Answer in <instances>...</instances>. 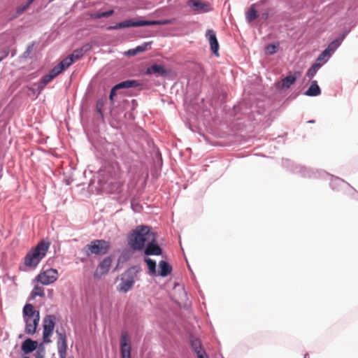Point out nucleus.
Wrapping results in <instances>:
<instances>
[{"mask_svg": "<svg viewBox=\"0 0 358 358\" xmlns=\"http://www.w3.org/2000/svg\"><path fill=\"white\" fill-rule=\"evenodd\" d=\"M297 72H295L294 75L289 74L285 78H282L280 82L275 84L276 88L278 90H285L290 87L297 79Z\"/></svg>", "mask_w": 358, "mask_h": 358, "instance_id": "obj_15", "label": "nucleus"}, {"mask_svg": "<svg viewBox=\"0 0 358 358\" xmlns=\"http://www.w3.org/2000/svg\"><path fill=\"white\" fill-rule=\"evenodd\" d=\"M114 13V10H107V11H105V12H102L101 13H100L99 15V17H108L110 16H111Z\"/></svg>", "mask_w": 358, "mask_h": 358, "instance_id": "obj_39", "label": "nucleus"}, {"mask_svg": "<svg viewBox=\"0 0 358 358\" xmlns=\"http://www.w3.org/2000/svg\"><path fill=\"white\" fill-rule=\"evenodd\" d=\"M144 262H146L148 265V268L149 270V273L151 275H156V267L157 264L156 262L150 258L146 257L144 259Z\"/></svg>", "mask_w": 358, "mask_h": 358, "instance_id": "obj_27", "label": "nucleus"}, {"mask_svg": "<svg viewBox=\"0 0 358 358\" xmlns=\"http://www.w3.org/2000/svg\"><path fill=\"white\" fill-rule=\"evenodd\" d=\"M151 43V42H145L141 45L136 46L135 48L129 50L127 52H126V55L130 57L135 56L138 53L143 52L146 50L148 46Z\"/></svg>", "mask_w": 358, "mask_h": 358, "instance_id": "obj_22", "label": "nucleus"}, {"mask_svg": "<svg viewBox=\"0 0 358 358\" xmlns=\"http://www.w3.org/2000/svg\"><path fill=\"white\" fill-rule=\"evenodd\" d=\"M146 74H157L161 76H166V71L162 66L158 64H152L151 66L147 68Z\"/></svg>", "mask_w": 358, "mask_h": 358, "instance_id": "obj_21", "label": "nucleus"}, {"mask_svg": "<svg viewBox=\"0 0 358 358\" xmlns=\"http://www.w3.org/2000/svg\"><path fill=\"white\" fill-rule=\"evenodd\" d=\"M53 79H54V78L52 77V76L50 75V73H48L47 75L44 76L42 78L41 81V86H40L39 87L43 88V87L45 85L48 84Z\"/></svg>", "mask_w": 358, "mask_h": 358, "instance_id": "obj_33", "label": "nucleus"}, {"mask_svg": "<svg viewBox=\"0 0 358 358\" xmlns=\"http://www.w3.org/2000/svg\"><path fill=\"white\" fill-rule=\"evenodd\" d=\"M62 69L60 68L59 64L54 66L49 72L50 75L52 76V77L55 78L57 77L59 74H60L62 72Z\"/></svg>", "mask_w": 358, "mask_h": 358, "instance_id": "obj_34", "label": "nucleus"}, {"mask_svg": "<svg viewBox=\"0 0 358 358\" xmlns=\"http://www.w3.org/2000/svg\"><path fill=\"white\" fill-rule=\"evenodd\" d=\"M206 36L209 41L212 52L218 56L219 43L216 37V33L212 29H208L206 33Z\"/></svg>", "mask_w": 358, "mask_h": 358, "instance_id": "obj_17", "label": "nucleus"}, {"mask_svg": "<svg viewBox=\"0 0 358 358\" xmlns=\"http://www.w3.org/2000/svg\"><path fill=\"white\" fill-rule=\"evenodd\" d=\"M304 94L308 96H317L321 94L320 87L317 85V82L316 80L311 82L310 87L304 92Z\"/></svg>", "mask_w": 358, "mask_h": 358, "instance_id": "obj_19", "label": "nucleus"}, {"mask_svg": "<svg viewBox=\"0 0 358 358\" xmlns=\"http://www.w3.org/2000/svg\"><path fill=\"white\" fill-rule=\"evenodd\" d=\"M38 346V343L31 338H27L22 343L21 349L24 354H29L34 352Z\"/></svg>", "mask_w": 358, "mask_h": 358, "instance_id": "obj_18", "label": "nucleus"}, {"mask_svg": "<svg viewBox=\"0 0 358 358\" xmlns=\"http://www.w3.org/2000/svg\"><path fill=\"white\" fill-rule=\"evenodd\" d=\"M112 259L110 257L104 258L97 266L94 271V276L95 278H101L103 275L108 273L111 266Z\"/></svg>", "mask_w": 358, "mask_h": 358, "instance_id": "obj_14", "label": "nucleus"}, {"mask_svg": "<svg viewBox=\"0 0 358 358\" xmlns=\"http://www.w3.org/2000/svg\"><path fill=\"white\" fill-rule=\"evenodd\" d=\"M44 296V289L42 287L36 285L29 296V301L35 299L36 296L43 297Z\"/></svg>", "mask_w": 358, "mask_h": 358, "instance_id": "obj_25", "label": "nucleus"}, {"mask_svg": "<svg viewBox=\"0 0 358 358\" xmlns=\"http://www.w3.org/2000/svg\"><path fill=\"white\" fill-rule=\"evenodd\" d=\"M198 358H208L206 351L203 352V353H200L199 355H196Z\"/></svg>", "mask_w": 358, "mask_h": 358, "instance_id": "obj_41", "label": "nucleus"}, {"mask_svg": "<svg viewBox=\"0 0 358 358\" xmlns=\"http://www.w3.org/2000/svg\"><path fill=\"white\" fill-rule=\"evenodd\" d=\"M22 317L25 323V334L28 335L34 334L40 321L39 311L36 310L33 305L27 303L23 308Z\"/></svg>", "mask_w": 358, "mask_h": 358, "instance_id": "obj_5", "label": "nucleus"}, {"mask_svg": "<svg viewBox=\"0 0 358 358\" xmlns=\"http://www.w3.org/2000/svg\"><path fill=\"white\" fill-rule=\"evenodd\" d=\"M73 62H74L73 59L70 57L69 56L63 59L58 64L62 71L65 70L66 68L70 66Z\"/></svg>", "mask_w": 358, "mask_h": 358, "instance_id": "obj_32", "label": "nucleus"}, {"mask_svg": "<svg viewBox=\"0 0 358 358\" xmlns=\"http://www.w3.org/2000/svg\"><path fill=\"white\" fill-rule=\"evenodd\" d=\"M258 13L257 10L251 7L245 13V18L247 22H251L258 17Z\"/></svg>", "mask_w": 358, "mask_h": 358, "instance_id": "obj_28", "label": "nucleus"}, {"mask_svg": "<svg viewBox=\"0 0 358 358\" xmlns=\"http://www.w3.org/2000/svg\"><path fill=\"white\" fill-rule=\"evenodd\" d=\"M190 345L192 350L196 354V355H199L200 353H203V352H205V350L202 348V345L200 340L196 338L191 337Z\"/></svg>", "mask_w": 358, "mask_h": 358, "instance_id": "obj_24", "label": "nucleus"}, {"mask_svg": "<svg viewBox=\"0 0 358 358\" xmlns=\"http://www.w3.org/2000/svg\"><path fill=\"white\" fill-rule=\"evenodd\" d=\"M154 234L148 226H137L129 234L128 243L133 250L141 251L145 248Z\"/></svg>", "mask_w": 358, "mask_h": 358, "instance_id": "obj_3", "label": "nucleus"}, {"mask_svg": "<svg viewBox=\"0 0 358 358\" xmlns=\"http://www.w3.org/2000/svg\"><path fill=\"white\" fill-rule=\"evenodd\" d=\"M171 22V20H153V25H166Z\"/></svg>", "mask_w": 358, "mask_h": 358, "instance_id": "obj_37", "label": "nucleus"}, {"mask_svg": "<svg viewBox=\"0 0 358 358\" xmlns=\"http://www.w3.org/2000/svg\"><path fill=\"white\" fill-rule=\"evenodd\" d=\"M110 244L108 241L99 239L92 241L90 243L86 245L83 252L87 257H90L91 255H105L108 252Z\"/></svg>", "mask_w": 358, "mask_h": 358, "instance_id": "obj_6", "label": "nucleus"}, {"mask_svg": "<svg viewBox=\"0 0 358 358\" xmlns=\"http://www.w3.org/2000/svg\"><path fill=\"white\" fill-rule=\"evenodd\" d=\"M129 27V20L118 22L115 25L108 26L106 29L108 31L116 30L119 29H124Z\"/></svg>", "mask_w": 358, "mask_h": 358, "instance_id": "obj_30", "label": "nucleus"}, {"mask_svg": "<svg viewBox=\"0 0 358 358\" xmlns=\"http://www.w3.org/2000/svg\"><path fill=\"white\" fill-rule=\"evenodd\" d=\"M50 245V243L48 241H40L36 247L27 252L24 258V265L29 268H35L45 257Z\"/></svg>", "mask_w": 358, "mask_h": 358, "instance_id": "obj_4", "label": "nucleus"}, {"mask_svg": "<svg viewBox=\"0 0 358 358\" xmlns=\"http://www.w3.org/2000/svg\"><path fill=\"white\" fill-rule=\"evenodd\" d=\"M117 91V89H115V85L113 86L110 90V95H109V99L111 102H113V98L116 95Z\"/></svg>", "mask_w": 358, "mask_h": 358, "instance_id": "obj_40", "label": "nucleus"}, {"mask_svg": "<svg viewBox=\"0 0 358 358\" xmlns=\"http://www.w3.org/2000/svg\"><path fill=\"white\" fill-rule=\"evenodd\" d=\"M350 30L345 31L342 34L338 36L336 39L331 41L325 49V50L328 51V53L331 56L335 51L338 48V47L341 45L342 42L346 37V36L349 34Z\"/></svg>", "mask_w": 358, "mask_h": 358, "instance_id": "obj_16", "label": "nucleus"}, {"mask_svg": "<svg viewBox=\"0 0 358 358\" xmlns=\"http://www.w3.org/2000/svg\"><path fill=\"white\" fill-rule=\"evenodd\" d=\"M19 338H22V334H20V335L19 336Z\"/></svg>", "mask_w": 358, "mask_h": 358, "instance_id": "obj_48", "label": "nucleus"}, {"mask_svg": "<svg viewBox=\"0 0 358 358\" xmlns=\"http://www.w3.org/2000/svg\"><path fill=\"white\" fill-rule=\"evenodd\" d=\"M322 66V64L320 63H314L311 67H310L306 73V76L309 78H313L317 71L321 68Z\"/></svg>", "mask_w": 358, "mask_h": 358, "instance_id": "obj_29", "label": "nucleus"}, {"mask_svg": "<svg viewBox=\"0 0 358 358\" xmlns=\"http://www.w3.org/2000/svg\"><path fill=\"white\" fill-rule=\"evenodd\" d=\"M31 48H32L31 46H29V47L27 48V52H29V51H30V50L31 49Z\"/></svg>", "mask_w": 358, "mask_h": 358, "instance_id": "obj_45", "label": "nucleus"}, {"mask_svg": "<svg viewBox=\"0 0 358 358\" xmlns=\"http://www.w3.org/2000/svg\"><path fill=\"white\" fill-rule=\"evenodd\" d=\"M159 275L162 277H166L171 273L172 266L165 261H161L159 264Z\"/></svg>", "mask_w": 358, "mask_h": 358, "instance_id": "obj_23", "label": "nucleus"}, {"mask_svg": "<svg viewBox=\"0 0 358 358\" xmlns=\"http://www.w3.org/2000/svg\"><path fill=\"white\" fill-rule=\"evenodd\" d=\"M140 85L139 82L136 80H127L122 82H120L115 85V89H129L138 87Z\"/></svg>", "mask_w": 358, "mask_h": 358, "instance_id": "obj_20", "label": "nucleus"}, {"mask_svg": "<svg viewBox=\"0 0 358 358\" xmlns=\"http://www.w3.org/2000/svg\"><path fill=\"white\" fill-rule=\"evenodd\" d=\"M57 347L59 358H66L67 340L64 331L62 332L57 330Z\"/></svg>", "mask_w": 358, "mask_h": 358, "instance_id": "obj_12", "label": "nucleus"}, {"mask_svg": "<svg viewBox=\"0 0 358 358\" xmlns=\"http://www.w3.org/2000/svg\"><path fill=\"white\" fill-rule=\"evenodd\" d=\"M34 1V0H27V2L25 3V5L29 8Z\"/></svg>", "mask_w": 358, "mask_h": 358, "instance_id": "obj_43", "label": "nucleus"}, {"mask_svg": "<svg viewBox=\"0 0 358 358\" xmlns=\"http://www.w3.org/2000/svg\"><path fill=\"white\" fill-rule=\"evenodd\" d=\"M27 8H28V7L25 4L17 7L16 8L17 15L19 16V15H22Z\"/></svg>", "mask_w": 358, "mask_h": 358, "instance_id": "obj_38", "label": "nucleus"}, {"mask_svg": "<svg viewBox=\"0 0 358 358\" xmlns=\"http://www.w3.org/2000/svg\"><path fill=\"white\" fill-rule=\"evenodd\" d=\"M129 27H143L153 25V20H129Z\"/></svg>", "mask_w": 358, "mask_h": 358, "instance_id": "obj_26", "label": "nucleus"}, {"mask_svg": "<svg viewBox=\"0 0 358 358\" xmlns=\"http://www.w3.org/2000/svg\"><path fill=\"white\" fill-rule=\"evenodd\" d=\"M57 271L54 268L47 269L38 274L36 278L37 282H41L42 285H48L55 282L57 279Z\"/></svg>", "mask_w": 358, "mask_h": 358, "instance_id": "obj_9", "label": "nucleus"}, {"mask_svg": "<svg viewBox=\"0 0 358 358\" xmlns=\"http://www.w3.org/2000/svg\"><path fill=\"white\" fill-rule=\"evenodd\" d=\"M187 5L189 6L193 11L197 13H208L212 10L210 5L201 0H188Z\"/></svg>", "mask_w": 358, "mask_h": 358, "instance_id": "obj_13", "label": "nucleus"}, {"mask_svg": "<svg viewBox=\"0 0 358 358\" xmlns=\"http://www.w3.org/2000/svg\"><path fill=\"white\" fill-rule=\"evenodd\" d=\"M8 55V50H6L4 52H3V55L2 57H0V62L4 59L6 58L7 56Z\"/></svg>", "mask_w": 358, "mask_h": 358, "instance_id": "obj_42", "label": "nucleus"}, {"mask_svg": "<svg viewBox=\"0 0 358 358\" xmlns=\"http://www.w3.org/2000/svg\"><path fill=\"white\" fill-rule=\"evenodd\" d=\"M331 56L328 53L327 50H323L322 53L318 56L316 63L322 64V66L325 64Z\"/></svg>", "mask_w": 358, "mask_h": 358, "instance_id": "obj_31", "label": "nucleus"}, {"mask_svg": "<svg viewBox=\"0 0 358 358\" xmlns=\"http://www.w3.org/2000/svg\"><path fill=\"white\" fill-rule=\"evenodd\" d=\"M268 17V13H264L262 14V17L264 19V20H266Z\"/></svg>", "mask_w": 358, "mask_h": 358, "instance_id": "obj_44", "label": "nucleus"}, {"mask_svg": "<svg viewBox=\"0 0 358 358\" xmlns=\"http://www.w3.org/2000/svg\"><path fill=\"white\" fill-rule=\"evenodd\" d=\"M307 357H308V355H307V354H306V355H304V358H307Z\"/></svg>", "mask_w": 358, "mask_h": 358, "instance_id": "obj_47", "label": "nucleus"}, {"mask_svg": "<svg viewBox=\"0 0 358 358\" xmlns=\"http://www.w3.org/2000/svg\"><path fill=\"white\" fill-rule=\"evenodd\" d=\"M283 165L296 173L301 174L303 177L306 178H325L330 177L331 182L330 186L333 189L339 190L342 187H350V185L347 183L343 179L329 175L328 173L323 171H314L312 169L306 168L303 166L295 164L294 162L289 159L283 161Z\"/></svg>", "mask_w": 358, "mask_h": 358, "instance_id": "obj_2", "label": "nucleus"}, {"mask_svg": "<svg viewBox=\"0 0 358 358\" xmlns=\"http://www.w3.org/2000/svg\"><path fill=\"white\" fill-rule=\"evenodd\" d=\"M135 274L132 270H127L121 277V282L117 287L120 292L126 293L129 292L134 286L135 282Z\"/></svg>", "mask_w": 358, "mask_h": 358, "instance_id": "obj_7", "label": "nucleus"}, {"mask_svg": "<svg viewBox=\"0 0 358 358\" xmlns=\"http://www.w3.org/2000/svg\"><path fill=\"white\" fill-rule=\"evenodd\" d=\"M69 56L73 59L74 62L78 60L83 56V50H76L71 55Z\"/></svg>", "mask_w": 358, "mask_h": 358, "instance_id": "obj_35", "label": "nucleus"}, {"mask_svg": "<svg viewBox=\"0 0 358 358\" xmlns=\"http://www.w3.org/2000/svg\"><path fill=\"white\" fill-rule=\"evenodd\" d=\"M131 345L127 331L122 332L120 337V353L122 358H131Z\"/></svg>", "mask_w": 358, "mask_h": 358, "instance_id": "obj_10", "label": "nucleus"}, {"mask_svg": "<svg viewBox=\"0 0 358 358\" xmlns=\"http://www.w3.org/2000/svg\"><path fill=\"white\" fill-rule=\"evenodd\" d=\"M308 122V123H314V122H315V121H314V120H309Z\"/></svg>", "mask_w": 358, "mask_h": 358, "instance_id": "obj_46", "label": "nucleus"}, {"mask_svg": "<svg viewBox=\"0 0 358 358\" xmlns=\"http://www.w3.org/2000/svg\"><path fill=\"white\" fill-rule=\"evenodd\" d=\"M56 317L53 315H48L43 318V342L48 343L50 342V337L52 335L55 329V320Z\"/></svg>", "mask_w": 358, "mask_h": 358, "instance_id": "obj_8", "label": "nucleus"}, {"mask_svg": "<svg viewBox=\"0 0 358 358\" xmlns=\"http://www.w3.org/2000/svg\"><path fill=\"white\" fill-rule=\"evenodd\" d=\"M278 45L269 44L266 47V51L268 55H273L278 48Z\"/></svg>", "mask_w": 358, "mask_h": 358, "instance_id": "obj_36", "label": "nucleus"}, {"mask_svg": "<svg viewBox=\"0 0 358 358\" xmlns=\"http://www.w3.org/2000/svg\"><path fill=\"white\" fill-rule=\"evenodd\" d=\"M99 182L111 194L120 193L124 183L122 172L116 163L110 164L100 169Z\"/></svg>", "mask_w": 358, "mask_h": 358, "instance_id": "obj_1", "label": "nucleus"}, {"mask_svg": "<svg viewBox=\"0 0 358 358\" xmlns=\"http://www.w3.org/2000/svg\"><path fill=\"white\" fill-rule=\"evenodd\" d=\"M143 250L144 254L147 256H159L162 255V250L157 242L155 233L153 236H152L151 239H150Z\"/></svg>", "mask_w": 358, "mask_h": 358, "instance_id": "obj_11", "label": "nucleus"}]
</instances>
